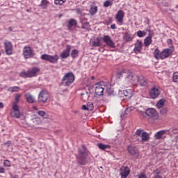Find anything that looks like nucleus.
Returning <instances> with one entry per match:
<instances>
[{"instance_id":"nucleus-1","label":"nucleus","mask_w":178,"mask_h":178,"mask_svg":"<svg viewBox=\"0 0 178 178\" xmlns=\"http://www.w3.org/2000/svg\"><path fill=\"white\" fill-rule=\"evenodd\" d=\"M140 84L142 87H149V81L143 75L136 76L131 72H126V77L123 81L124 87H130Z\"/></svg>"},{"instance_id":"nucleus-2","label":"nucleus","mask_w":178,"mask_h":178,"mask_svg":"<svg viewBox=\"0 0 178 178\" xmlns=\"http://www.w3.org/2000/svg\"><path fill=\"white\" fill-rule=\"evenodd\" d=\"M78 155H76V160L79 165H87L88 161L87 160V157L88 156V152L87 151V148L84 146H81V148L78 149Z\"/></svg>"},{"instance_id":"nucleus-3","label":"nucleus","mask_w":178,"mask_h":178,"mask_svg":"<svg viewBox=\"0 0 178 178\" xmlns=\"http://www.w3.org/2000/svg\"><path fill=\"white\" fill-rule=\"evenodd\" d=\"M172 54V50L170 49H165L163 51H161L159 49H156L154 52V58L156 59H166L170 56Z\"/></svg>"},{"instance_id":"nucleus-4","label":"nucleus","mask_w":178,"mask_h":178,"mask_svg":"<svg viewBox=\"0 0 178 178\" xmlns=\"http://www.w3.org/2000/svg\"><path fill=\"white\" fill-rule=\"evenodd\" d=\"M74 74L73 72H70L66 73L64 77L62 78V84L64 87H70L74 82Z\"/></svg>"},{"instance_id":"nucleus-5","label":"nucleus","mask_w":178,"mask_h":178,"mask_svg":"<svg viewBox=\"0 0 178 178\" xmlns=\"http://www.w3.org/2000/svg\"><path fill=\"white\" fill-rule=\"evenodd\" d=\"M40 73V69L37 67L29 70L27 72L24 71L19 74L20 77H37Z\"/></svg>"},{"instance_id":"nucleus-6","label":"nucleus","mask_w":178,"mask_h":178,"mask_svg":"<svg viewBox=\"0 0 178 178\" xmlns=\"http://www.w3.org/2000/svg\"><path fill=\"white\" fill-rule=\"evenodd\" d=\"M41 59L42 60H47L50 63H58V60H59V56L55 54L54 56H51L49 54H42L41 56Z\"/></svg>"},{"instance_id":"nucleus-7","label":"nucleus","mask_w":178,"mask_h":178,"mask_svg":"<svg viewBox=\"0 0 178 178\" xmlns=\"http://www.w3.org/2000/svg\"><path fill=\"white\" fill-rule=\"evenodd\" d=\"M149 95L152 99H155L158 98L159 95H161V87L158 86H154L149 90Z\"/></svg>"},{"instance_id":"nucleus-8","label":"nucleus","mask_w":178,"mask_h":178,"mask_svg":"<svg viewBox=\"0 0 178 178\" xmlns=\"http://www.w3.org/2000/svg\"><path fill=\"white\" fill-rule=\"evenodd\" d=\"M100 40H102L104 44H106L107 47H109V48H115V42H113L112 37L109 35H104L103 37L100 38Z\"/></svg>"},{"instance_id":"nucleus-9","label":"nucleus","mask_w":178,"mask_h":178,"mask_svg":"<svg viewBox=\"0 0 178 178\" xmlns=\"http://www.w3.org/2000/svg\"><path fill=\"white\" fill-rule=\"evenodd\" d=\"M22 55L24 59H30L34 56V50L29 46H26L23 48Z\"/></svg>"},{"instance_id":"nucleus-10","label":"nucleus","mask_w":178,"mask_h":178,"mask_svg":"<svg viewBox=\"0 0 178 178\" xmlns=\"http://www.w3.org/2000/svg\"><path fill=\"white\" fill-rule=\"evenodd\" d=\"M48 98H49V93H48V91L42 90L38 95V101L40 104H47Z\"/></svg>"},{"instance_id":"nucleus-11","label":"nucleus","mask_w":178,"mask_h":178,"mask_svg":"<svg viewBox=\"0 0 178 178\" xmlns=\"http://www.w3.org/2000/svg\"><path fill=\"white\" fill-rule=\"evenodd\" d=\"M10 115L12 118H15V119H20L22 113H20V110H19V106H17V103H13V111L10 112Z\"/></svg>"},{"instance_id":"nucleus-12","label":"nucleus","mask_w":178,"mask_h":178,"mask_svg":"<svg viewBox=\"0 0 178 178\" xmlns=\"http://www.w3.org/2000/svg\"><path fill=\"white\" fill-rule=\"evenodd\" d=\"M104 90H105V85L104 84V82L95 84V92L97 95H99V96L104 95Z\"/></svg>"},{"instance_id":"nucleus-13","label":"nucleus","mask_w":178,"mask_h":178,"mask_svg":"<svg viewBox=\"0 0 178 178\" xmlns=\"http://www.w3.org/2000/svg\"><path fill=\"white\" fill-rule=\"evenodd\" d=\"M143 47L144 44H143V41L138 40L134 44V54H140L141 51H143Z\"/></svg>"},{"instance_id":"nucleus-14","label":"nucleus","mask_w":178,"mask_h":178,"mask_svg":"<svg viewBox=\"0 0 178 178\" xmlns=\"http://www.w3.org/2000/svg\"><path fill=\"white\" fill-rule=\"evenodd\" d=\"M4 48L6 55L10 56L13 54V45H12V42L6 40L4 42Z\"/></svg>"},{"instance_id":"nucleus-15","label":"nucleus","mask_w":178,"mask_h":178,"mask_svg":"<svg viewBox=\"0 0 178 178\" xmlns=\"http://www.w3.org/2000/svg\"><path fill=\"white\" fill-rule=\"evenodd\" d=\"M70 51H72V46L67 44L66 49L60 54V58H61V59H66L67 58H69Z\"/></svg>"},{"instance_id":"nucleus-16","label":"nucleus","mask_w":178,"mask_h":178,"mask_svg":"<svg viewBox=\"0 0 178 178\" xmlns=\"http://www.w3.org/2000/svg\"><path fill=\"white\" fill-rule=\"evenodd\" d=\"M130 175V168L127 166H122L120 169V176L121 178H127V177Z\"/></svg>"},{"instance_id":"nucleus-17","label":"nucleus","mask_w":178,"mask_h":178,"mask_svg":"<svg viewBox=\"0 0 178 178\" xmlns=\"http://www.w3.org/2000/svg\"><path fill=\"white\" fill-rule=\"evenodd\" d=\"M127 151L129 154L131 155H133V156H136V158H138V156L140 155V152H138V149H137L135 146H128Z\"/></svg>"},{"instance_id":"nucleus-18","label":"nucleus","mask_w":178,"mask_h":178,"mask_svg":"<svg viewBox=\"0 0 178 178\" xmlns=\"http://www.w3.org/2000/svg\"><path fill=\"white\" fill-rule=\"evenodd\" d=\"M146 115L151 118L152 119H156L158 118V113L154 108H148L145 111Z\"/></svg>"},{"instance_id":"nucleus-19","label":"nucleus","mask_w":178,"mask_h":178,"mask_svg":"<svg viewBox=\"0 0 178 178\" xmlns=\"http://www.w3.org/2000/svg\"><path fill=\"white\" fill-rule=\"evenodd\" d=\"M124 17V12L122 10L118 11L115 19L119 24H123V19Z\"/></svg>"},{"instance_id":"nucleus-20","label":"nucleus","mask_w":178,"mask_h":178,"mask_svg":"<svg viewBox=\"0 0 178 178\" xmlns=\"http://www.w3.org/2000/svg\"><path fill=\"white\" fill-rule=\"evenodd\" d=\"M122 95V97L124 98V99H130V98H131V97L134 95L133 90L128 89L123 90Z\"/></svg>"},{"instance_id":"nucleus-21","label":"nucleus","mask_w":178,"mask_h":178,"mask_svg":"<svg viewBox=\"0 0 178 178\" xmlns=\"http://www.w3.org/2000/svg\"><path fill=\"white\" fill-rule=\"evenodd\" d=\"M90 94L91 92H90V90L83 91L81 94L82 101H84V102H87V101H88V98H90Z\"/></svg>"},{"instance_id":"nucleus-22","label":"nucleus","mask_w":178,"mask_h":178,"mask_svg":"<svg viewBox=\"0 0 178 178\" xmlns=\"http://www.w3.org/2000/svg\"><path fill=\"white\" fill-rule=\"evenodd\" d=\"M25 98L29 104H34L35 102V97L30 93H26Z\"/></svg>"},{"instance_id":"nucleus-23","label":"nucleus","mask_w":178,"mask_h":178,"mask_svg":"<svg viewBox=\"0 0 178 178\" xmlns=\"http://www.w3.org/2000/svg\"><path fill=\"white\" fill-rule=\"evenodd\" d=\"M165 133H166L165 130H161V131H158L157 133H156V134H155L156 139L161 140V138H162V137H163V134H165Z\"/></svg>"},{"instance_id":"nucleus-24","label":"nucleus","mask_w":178,"mask_h":178,"mask_svg":"<svg viewBox=\"0 0 178 178\" xmlns=\"http://www.w3.org/2000/svg\"><path fill=\"white\" fill-rule=\"evenodd\" d=\"M49 3V1H48V0H42L39 6H41L42 9H47V8H48Z\"/></svg>"},{"instance_id":"nucleus-25","label":"nucleus","mask_w":178,"mask_h":178,"mask_svg":"<svg viewBox=\"0 0 178 178\" xmlns=\"http://www.w3.org/2000/svg\"><path fill=\"white\" fill-rule=\"evenodd\" d=\"M76 25H77V21H76V19H70V21L68 22L69 30H70V29H72V27H73V26H76Z\"/></svg>"},{"instance_id":"nucleus-26","label":"nucleus","mask_w":178,"mask_h":178,"mask_svg":"<svg viewBox=\"0 0 178 178\" xmlns=\"http://www.w3.org/2000/svg\"><path fill=\"white\" fill-rule=\"evenodd\" d=\"M152 44V39L150 38H145L144 40V45L145 47H149Z\"/></svg>"},{"instance_id":"nucleus-27","label":"nucleus","mask_w":178,"mask_h":178,"mask_svg":"<svg viewBox=\"0 0 178 178\" xmlns=\"http://www.w3.org/2000/svg\"><path fill=\"white\" fill-rule=\"evenodd\" d=\"M164 105H165V99H161L158 101L156 104V107L159 109H161V108H163Z\"/></svg>"},{"instance_id":"nucleus-28","label":"nucleus","mask_w":178,"mask_h":178,"mask_svg":"<svg viewBox=\"0 0 178 178\" xmlns=\"http://www.w3.org/2000/svg\"><path fill=\"white\" fill-rule=\"evenodd\" d=\"M142 141H148L149 140V135L147 132H143L141 134Z\"/></svg>"},{"instance_id":"nucleus-29","label":"nucleus","mask_w":178,"mask_h":178,"mask_svg":"<svg viewBox=\"0 0 178 178\" xmlns=\"http://www.w3.org/2000/svg\"><path fill=\"white\" fill-rule=\"evenodd\" d=\"M10 92H19L20 91V88L19 86H13L8 88Z\"/></svg>"},{"instance_id":"nucleus-30","label":"nucleus","mask_w":178,"mask_h":178,"mask_svg":"<svg viewBox=\"0 0 178 178\" xmlns=\"http://www.w3.org/2000/svg\"><path fill=\"white\" fill-rule=\"evenodd\" d=\"M97 12H98L97 6L91 7L89 10V13H90L91 16H94V15H95V13H97Z\"/></svg>"},{"instance_id":"nucleus-31","label":"nucleus","mask_w":178,"mask_h":178,"mask_svg":"<svg viewBox=\"0 0 178 178\" xmlns=\"http://www.w3.org/2000/svg\"><path fill=\"white\" fill-rule=\"evenodd\" d=\"M71 56L72 59H76V58H79V51L77 49H74L71 51Z\"/></svg>"},{"instance_id":"nucleus-32","label":"nucleus","mask_w":178,"mask_h":178,"mask_svg":"<svg viewBox=\"0 0 178 178\" xmlns=\"http://www.w3.org/2000/svg\"><path fill=\"white\" fill-rule=\"evenodd\" d=\"M113 5V0H106L104 3V8H109V6H112Z\"/></svg>"},{"instance_id":"nucleus-33","label":"nucleus","mask_w":178,"mask_h":178,"mask_svg":"<svg viewBox=\"0 0 178 178\" xmlns=\"http://www.w3.org/2000/svg\"><path fill=\"white\" fill-rule=\"evenodd\" d=\"M98 147L100 149H102L103 151H105V149H108V148L111 147L109 145H104L102 143H99Z\"/></svg>"},{"instance_id":"nucleus-34","label":"nucleus","mask_w":178,"mask_h":178,"mask_svg":"<svg viewBox=\"0 0 178 178\" xmlns=\"http://www.w3.org/2000/svg\"><path fill=\"white\" fill-rule=\"evenodd\" d=\"M124 40L127 41V42H130V41H133V38L129 33H127L124 35Z\"/></svg>"},{"instance_id":"nucleus-35","label":"nucleus","mask_w":178,"mask_h":178,"mask_svg":"<svg viewBox=\"0 0 178 178\" xmlns=\"http://www.w3.org/2000/svg\"><path fill=\"white\" fill-rule=\"evenodd\" d=\"M38 115L39 116H41V118H43V119H47V114L45 111H39L38 112Z\"/></svg>"},{"instance_id":"nucleus-36","label":"nucleus","mask_w":178,"mask_h":178,"mask_svg":"<svg viewBox=\"0 0 178 178\" xmlns=\"http://www.w3.org/2000/svg\"><path fill=\"white\" fill-rule=\"evenodd\" d=\"M33 123H35V124H41L42 121H41V118H40V117H35L34 118H33Z\"/></svg>"},{"instance_id":"nucleus-37","label":"nucleus","mask_w":178,"mask_h":178,"mask_svg":"<svg viewBox=\"0 0 178 178\" xmlns=\"http://www.w3.org/2000/svg\"><path fill=\"white\" fill-rule=\"evenodd\" d=\"M147 33L144 31H138L137 32V36L139 37L140 38H143V37H145V35Z\"/></svg>"},{"instance_id":"nucleus-38","label":"nucleus","mask_w":178,"mask_h":178,"mask_svg":"<svg viewBox=\"0 0 178 178\" xmlns=\"http://www.w3.org/2000/svg\"><path fill=\"white\" fill-rule=\"evenodd\" d=\"M93 47H101V40L99 38H97L92 44Z\"/></svg>"},{"instance_id":"nucleus-39","label":"nucleus","mask_w":178,"mask_h":178,"mask_svg":"<svg viewBox=\"0 0 178 178\" xmlns=\"http://www.w3.org/2000/svg\"><path fill=\"white\" fill-rule=\"evenodd\" d=\"M172 80L174 83L178 84V72H174L172 75Z\"/></svg>"},{"instance_id":"nucleus-40","label":"nucleus","mask_w":178,"mask_h":178,"mask_svg":"<svg viewBox=\"0 0 178 178\" xmlns=\"http://www.w3.org/2000/svg\"><path fill=\"white\" fill-rule=\"evenodd\" d=\"M3 165L6 168H10V166H12V163H10V161H9V160H4Z\"/></svg>"},{"instance_id":"nucleus-41","label":"nucleus","mask_w":178,"mask_h":178,"mask_svg":"<svg viewBox=\"0 0 178 178\" xmlns=\"http://www.w3.org/2000/svg\"><path fill=\"white\" fill-rule=\"evenodd\" d=\"M66 2V0H54L55 5H63Z\"/></svg>"},{"instance_id":"nucleus-42","label":"nucleus","mask_w":178,"mask_h":178,"mask_svg":"<svg viewBox=\"0 0 178 178\" xmlns=\"http://www.w3.org/2000/svg\"><path fill=\"white\" fill-rule=\"evenodd\" d=\"M82 29H84L85 30H88V29H90V23L88 22L83 23Z\"/></svg>"},{"instance_id":"nucleus-43","label":"nucleus","mask_w":178,"mask_h":178,"mask_svg":"<svg viewBox=\"0 0 178 178\" xmlns=\"http://www.w3.org/2000/svg\"><path fill=\"white\" fill-rule=\"evenodd\" d=\"M154 176H161V170L156 168L153 171Z\"/></svg>"},{"instance_id":"nucleus-44","label":"nucleus","mask_w":178,"mask_h":178,"mask_svg":"<svg viewBox=\"0 0 178 178\" xmlns=\"http://www.w3.org/2000/svg\"><path fill=\"white\" fill-rule=\"evenodd\" d=\"M88 111H92L94 109V104L91 102L87 104Z\"/></svg>"},{"instance_id":"nucleus-45","label":"nucleus","mask_w":178,"mask_h":178,"mask_svg":"<svg viewBox=\"0 0 178 178\" xmlns=\"http://www.w3.org/2000/svg\"><path fill=\"white\" fill-rule=\"evenodd\" d=\"M20 97H22V95L20 93H18L15 95V102H14V104H17L19 102V99H20Z\"/></svg>"},{"instance_id":"nucleus-46","label":"nucleus","mask_w":178,"mask_h":178,"mask_svg":"<svg viewBox=\"0 0 178 178\" xmlns=\"http://www.w3.org/2000/svg\"><path fill=\"white\" fill-rule=\"evenodd\" d=\"M147 31L149 32L147 38H150L152 40V37H154V32H151V31H149V30H147Z\"/></svg>"},{"instance_id":"nucleus-47","label":"nucleus","mask_w":178,"mask_h":178,"mask_svg":"<svg viewBox=\"0 0 178 178\" xmlns=\"http://www.w3.org/2000/svg\"><path fill=\"white\" fill-rule=\"evenodd\" d=\"M161 113H162L163 115H165V113H167L168 112V108H163L161 111H160Z\"/></svg>"},{"instance_id":"nucleus-48","label":"nucleus","mask_w":178,"mask_h":178,"mask_svg":"<svg viewBox=\"0 0 178 178\" xmlns=\"http://www.w3.org/2000/svg\"><path fill=\"white\" fill-rule=\"evenodd\" d=\"M124 73H126V72L124 71V70H122V71H118V76H123V74H124Z\"/></svg>"},{"instance_id":"nucleus-49","label":"nucleus","mask_w":178,"mask_h":178,"mask_svg":"<svg viewBox=\"0 0 178 178\" xmlns=\"http://www.w3.org/2000/svg\"><path fill=\"white\" fill-rule=\"evenodd\" d=\"M143 133V130H140V129H138L136 131V136H141V134Z\"/></svg>"},{"instance_id":"nucleus-50","label":"nucleus","mask_w":178,"mask_h":178,"mask_svg":"<svg viewBox=\"0 0 178 178\" xmlns=\"http://www.w3.org/2000/svg\"><path fill=\"white\" fill-rule=\"evenodd\" d=\"M82 109H83V111H88V106L83 105Z\"/></svg>"},{"instance_id":"nucleus-51","label":"nucleus","mask_w":178,"mask_h":178,"mask_svg":"<svg viewBox=\"0 0 178 178\" xmlns=\"http://www.w3.org/2000/svg\"><path fill=\"white\" fill-rule=\"evenodd\" d=\"M0 173H5V168L3 167H0Z\"/></svg>"},{"instance_id":"nucleus-52","label":"nucleus","mask_w":178,"mask_h":178,"mask_svg":"<svg viewBox=\"0 0 178 178\" xmlns=\"http://www.w3.org/2000/svg\"><path fill=\"white\" fill-rule=\"evenodd\" d=\"M111 29H112V30H115V29H116V25H115V24H112V25L111 26Z\"/></svg>"},{"instance_id":"nucleus-53","label":"nucleus","mask_w":178,"mask_h":178,"mask_svg":"<svg viewBox=\"0 0 178 178\" xmlns=\"http://www.w3.org/2000/svg\"><path fill=\"white\" fill-rule=\"evenodd\" d=\"M33 109H34V111H38V108L35 106H33Z\"/></svg>"},{"instance_id":"nucleus-54","label":"nucleus","mask_w":178,"mask_h":178,"mask_svg":"<svg viewBox=\"0 0 178 178\" xmlns=\"http://www.w3.org/2000/svg\"><path fill=\"white\" fill-rule=\"evenodd\" d=\"M3 108V103L0 102V108Z\"/></svg>"},{"instance_id":"nucleus-55","label":"nucleus","mask_w":178,"mask_h":178,"mask_svg":"<svg viewBox=\"0 0 178 178\" xmlns=\"http://www.w3.org/2000/svg\"><path fill=\"white\" fill-rule=\"evenodd\" d=\"M108 22H109V23H112V18H109Z\"/></svg>"},{"instance_id":"nucleus-56","label":"nucleus","mask_w":178,"mask_h":178,"mask_svg":"<svg viewBox=\"0 0 178 178\" xmlns=\"http://www.w3.org/2000/svg\"><path fill=\"white\" fill-rule=\"evenodd\" d=\"M12 178H19V177H17V175L12 177Z\"/></svg>"},{"instance_id":"nucleus-57","label":"nucleus","mask_w":178,"mask_h":178,"mask_svg":"<svg viewBox=\"0 0 178 178\" xmlns=\"http://www.w3.org/2000/svg\"><path fill=\"white\" fill-rule=\"evenodd\" d=\"M91 79H92V80H94L95 79V77L91 76Z\"/></svg>"},{"instance_id":"nucleus-58","label":"nucleus","mask_w":178,"mask_h":178,"mask_svg":"<svg viewBox=\"0 0 178 178\" xmlns=\"http://www.w3.org/2000/svg\"><path fill=\"white\" fill-rule=\"evenodd\" d=\"M9 29H10V31H12V28H9Z\"/></svg>"},{"instance_id":"nucleus-59","label":"nucleus","mask_w":178,"mask_h":178,"mask_svg":"<svg viewBox=\"0 0 178 178\" xmlns=\"http://www.w3.org/2000/svg\"><path fill=\"white\" fill-rule=\"evenodd\" d=\"M177 149H178V145H177Z\"/></svg>"},{"instance_id":"nucleus-60","label":"nucleus","mask_w":178,"mask_h":178,"mask_svg":"<svg viewBox=\"0 0 178 178\" xmlns=\"http://www.w3.org/2000/svg\"><path fill=\"white\" fill-rule=\"evenodd\" d=\"M101 169H102V167H100Z\"/></svg>"},{"instance_id":"nucleus-61","label":"nucleus","mask_w":178,"mask_h":178,"mask_svg":"<svg viewBox=\"0 0 178 178\" xmlns=\"http://www.w3.org/2000/svg\"><path fill=\"white\" fill-rule=\"evenodd\" d=\"M0 56H1V53H0Z\"/></svg>"}]
</instances>
